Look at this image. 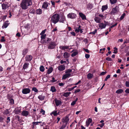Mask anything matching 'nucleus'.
I'll return each mask as SVG.
<instances>
[{
    "label": "nucleus",
    "instance_id": "nucleus-1",
    "mask_svg": "<svg viewBox=\"0 0 129 129\" xmlns=\"http://www.w3.org/2000/svg\"><path fill=\"white\" fill-rule=\"evenodd\" d=\"M32 4V0H22L20 4V6L22 9L26 10Z\"/></svg>",
    "mask_w": 129,
    "mask_h": 129
},
{
    "label": "nucleus",
    "instance_id": "nucleus-2",
    "mask_svg": "<svg viewBox=\"0 0 129 129\" xmlns=\"http://www.w3.org/2000/svg\"><path fill=\"white\" fill-rule=\"evenodd\" d=\"M59 19V14H56L53 15L51 17V22L56 24L58 21Z\"/></svg>",
    "mask_w": 129,
    "mask_h": 129
},
{
    "label": "nucleus",
    "instance_id": "nucleus-3",
    "mask_svg": "<svg viewBox=\"0 0 129 129\" xmlns=\"http://www.w3.org/2000/svg\"><path fill=\"white\" fill-rule=\"evenodd\" d=\"M56 45V42H51L49 44L48 48L49 49H53L55 48Z\"/></svg>",
    "mask_w": 129,
    "mask_h": 129
},
{
    "label": "nucleus",
    "instance_id": "nucleus-4",
    "mask_svg": "<svg viewBox=\"0 0 129 129\" xmlns=\"http://www.w3.org/2000/svg\"><path fill=\"white\" fill-rule=\"evenodd\" d=\"M119 11V7L117 6H116L115 8L112 9L111 13L112 14H114L118 13Z\"/></svg>",
    "mask_w": 129,
    "mask_h": 129
},
{
    "label": "nucleus",
    "instance_id": "nucleus-5",
    "mask_svg": "<svg viewBox=\"0 0 129 129\" xmlns=\"http://www.w3.org/2000/svg\"><path fill=\"white\" fill-rule=\"evenodd\" d=\"M67 17L69 18L74 19L76 18V14L72 13H71L67 15Z\"/></svg>",
    "mask_w": 129,
    "mask_h": 129
},
{
    "label": "nucleus",
    "instance_id": "nucleus-6",
    "mask_svg": "<svg viewBox=\"0 0 129 129\" xmlns=\"http://www.w3.org/2000/svg\"><path fill=\"white\" fill-rule=\"evenodd\" d=\"M69 120V117L68 116H66L63 118L62 119V122L63 123L67 125Z\"/></svg>",
    "mask_w": 129,
    "mask_h": 129
},
{
    "label": "nucleus",
    "instance_id": "nucleus-7",
    "mask_svg": "<svg viewBox=\"0 0 129 129\" xmlns=\"http://www.w3.org/2000/svg\"><path fill=\"white\" fill-rule=\"evenodd\" d=\"M54 101L55 105L56 106H60L61 105L62 103L61 101L57 100V99L56 98L55 99Z\"/></svg>",
    "mask_w": 129,
    "mask_h": 129
},
{
    "label": "nucleus",
    "instance_id": "nucleus-8",
    "mask_svg": "<svg viewBox=\"0 0 129 129\" xmlns=\"http://www.w3.org/2000/svg\"><path fill=\"white\" fill-rule=\"evenodd\" d=\"M66 67L64 65H61L58 67V70L59 71H61L65 69Z\"/></svg>",
    "mask_w": 129,
    "mask_h": 129
},
{
    "label": "nucleus",
    "instance_id": "nucleus-9",
    "mask_svg": "<svg viewBox=\"0 0 129 129\" xmlns=\"http://www.w3.org/2000/svg\"><path fill=\"white\" fill-rule=\"evenodd\" d=\"M30 91V89L28 88H25L22 89V92L24 94H27L29 93Z\"/></svg>",
    "mask_w": 129,
    "mask_h": 129
},
{
    "label": "nucleus",
    "instance_id": "nucleus-10",
    "mask_svg": "<svg viewBox=\"0 0 129 129\" xmlns=\"http://www.w3.org/2000/svg\"><path fill=\"white\" fill-rule=\"evenodd\" d=\"M29 114V111H26L24 110L21 113V115L24 116L25 117L27 116Z\"/></svg>",
    "mask_w": 129,
    "mask_h": 129
},
{
    "label": "nucleus",
    "instance_id": "nucleus-11",
    "mask_svg": "<svg viewBox=\"0 0 129 129\" xmlns=\"http://www.w3.org/2000/svg\"><path fill=\"white\" fill-rule=\"evenodd\" d=\"M59 21L60 22L64 23L66 21L65 17L64 16H61Z\"/></svg>",
    "mask_w": 129,
    "mask_h": 129
},
{
    "label": "nucleus",
    "instance_id": "nucleus-12",
    "mask_svg": "<svg viewBox=\"0 0 129 129\" xmlns=\"http://www.w3.org/2000/svg\"><path fill=\"white\" fill-rule=\"evenodd\" d=\"M48 6V3L47 2H44L42 6V8L45 9H47Z\"/></svg>",
    "mask_w": 129,
    "mask_h": 129
},
{
    "label": "nucleus",
    "instance_id": "nucleus-13",
    "mask_svg": "<svg viewBox=\"0 0 129 129\" xmlns=\"http://www.w3.org/2000/svg\"><path fill=\"white\" fill-rule=\"evenodd\" d=\"M99 26L101 29H104L106 27V25L105 24V23H100L99 24Z\"/></svg>",
    "mask_w": 129,
    "mask_h": 129
},
{
    "label": "nucleus",
    "instance_id": "nucleus-14",
    "mask_svg": "<svg viewBox=\"0 0 129 129\" xmlns=\"http://www.w3.org/2000/svg\"><path fill=\"white\" fill-rule=\"evenodd\" d=\"M32 56L31 55H27L25 57V60L26 61H30L32 59Z\"/></svg>",
    "mask_w": 129,
    "mask_h": 129
},
{
    "label": "nucleus",
    "instance_id": "nucleus-15",
    "mask_svg": "<svg viewBox=\"0 0 129 129\" xmlns=\"http://www.w3.org/2000/svg\"><path fill=\"white\" fill-rule=\"evenodd\" d=\"M79 15L82 20H86L85 15L81 12H79Z\"/></svg>",
    "mask_w": 129,
    "mask_h": 129
},
{
    "label": "nucleus",
    "instance_id": "nucleus-16",
    "mask_svg": "<svg viewBox=\"0 0 129 129\" xmlns=\"http://www.w3.org/2000/svg\"><path fill=\"white\" fill-rule=\"evenodd\" d=\"M8 21H6L3 24L2 28L3 29L7 28L9 24Z\"/></svg>",
    "mask_w": 129,
    "mask_h": 129
},
{
    "label": "nucleus",
    "instance_id": "nucleus-17",
    "mask_svg": "<svg viewBox=\"0 0 129 129\" xmlns=\"http://www.w3.org/2000/svg\"><path fill=\"white\" fill-rule=\"evenodd\" d=\"M101 19L98 17H95L94 18L95 21L97 23H100L101 21Z\"/></svg>",
    "mask_w": 129,
    "mask_h": 129
},
{
    "label": "nucleus",
    "instance_id": "nucleus-18",
    "mask_svg": "<svg viewBox=\"0 0 129 129\" xmlns=\"http://www.w3.org/2000/svg\"><path fill=\"white\" fill-rule=\"evenodd\" d=\"M92 120L90 118H89L86 121V124L87 126L89 125L92 122Z\"/></svg>",
    "mask_w": 129,
    "mask_h": 129
},
{
    "label": "nucleus",
    "instance_id": "nucleus-19",
    "mask_svg": "<svg viewBox=\"0 0 129 129\" xmlns=\"http://www.w3.org/2000/svg\"><path fill=\"white\" fill-rule=\"evenodd\" d=\"M69 46H60L59 47L60 49L62 50L67 49L69 48Z\"/></svg>",
    "mask_w": 129,
    "mask_h": 129
},
{
    "label": "nucleus",
    "instance_id": "nucleus-20",
    "mask_svg": "<svg viewBox=\"0 0 129 129\" xmlns=\"http://www.w3.org/2000/svg\"><path fill=\"white\" fill-rule=\"evenodd\" d=\"M59 113V112H57V111L54 110L50 114L51 115L53 114L54 116H56Z\"/></svg>",
    "mask_w": 129,
    "mask_h": 129
},
{
    "label": "nucleus",
    "instance_id": "nucleus-21",
    "mask_svg": "<svg viewBox=\"0 0 129 129\" xmlns=\"http://www.w3.org/2000/svg\"><path fill=\"white\" fill-rule=\"evenodd\" d=\"M71 76L70 74H66L64 75L62 77V79H65L68 77H70Z\"/></svg>",
    "mask_w": 129,
    "mask_h": 129
},
{
    "label": "nucleus",
    "instance_id": "nucleus-22",
    "mask_svg": "<svg viewBox=\"0 0 129 129\" xmlns=\"http://www.w3.org/2000/svg\"><path fill=\"white\" fill-rule=\"evenodd\" d=\"M45 98V96L44 95H43L42 94L41 95H39L38 96V98L40 100L42 101Z\"/></svg>",
    "mask_w": 129,
    "mask_h": 129
},
{
    "label": "nucleus",
    "instance_id": "nucleus-23",
    "mask_svg": "<svg viewBox=\"0 0 129 129\" xmlns=\"http://www.w3.org/2000/svg\"><path fill=\"white\" fill-rule=\"evenodd\" d=\"M2 9L3 10H5L7 8H8L7 4H3L2 5Z\"/></svg>",
    "mask_w": 129,
    "mask_h": 129
},
{
    "label": "nucleus",
    "instance_id": "nucleus-24",
    "mask_svg": "<svg viewBox=\"0 0 129 129\" xmlns=\"http://www.w3.org/2000/svg\"><path fill=\"white\" fill-rule=\"evenodd\" d=\"M93 76V74L90 73H89L87 75V78L88 79H91Z\"/></svg>",
    "mask_w": 129,
    "mask_h": 129
},
{
    "label": "nucleus",
    "instance_id": "nucleus-25",
    "mask_svg": "<svg viewBox=\"0 0 129 129\" xmlns=\"http://www.w3.org/2000/svg\"><path fill=\"white\" fill-rule=\"evenodd\" d=\"M29 64L28 63H25L23 65V69L25 70L28 67Z\"/></svg>",
    "mask_w": 129,
    "mask_h": 129
},
{
    "label": "nucleus",
    "instance_id": "nucleus-26",
    "mask_svg": "<svg viewBox=\"0 0 129 129\" xmlns=\"http://www.w3.org/2000/svg\"><path fill=\"white\" fill-rule=\"evenodd\" d=\"M80 27L81 26L80 25H79L77 27H75V32L76 33H78L80 31V29H81Z\"/></svg>",
    "mask_w": 129,
    "mask_h": 129
},
{
    "label": "nucleus",
    "instance_id": "nucleus-27",
    "mask_svg": "<svg viewBox=\"0 0 129 129\" xmlns=\"http://www.w3.org/2000/svg\"><path fill=\"white\" fill-rule=\"evenodd\" d=\"M42 13V10L40 9H37L36 10V13L37 14H41Z\"/></svg>",
    "mask_w": 129,
    "mask_h": 129
},
{
    "label": "nucleus",
    "instance_id": "nucleus-28",
    "mask_svg": "<svg viewBox=\"0 0 129 129\" xmlns=\"http://www.w3.org/2000/svg\"><path fill=\"white\" fill-rule=\"evenodd\" d=\"M63 56L64 58H67L69 56V54L67 52H65L63 54Z\"/></svg>",
    "mask_w": 129,
    "mask_h": 129
},
{
    "label": "nucleus",
    "instance_id": "nucleus-29",
    "mask_svg": "<svg viewBox=\"0 0 129 129\" xmlns=\"http://www.w3.org/2000/svg\"><path fill=\"white\" fill-rule=\"evenodd\" d=\"M108 8V7L106 5H104L102 6V12H103V11L105 10H106Z\"/></svg>",
    "mask_w": 129,
    "mask_h": 129
},
{
    "label": "nucleus",
    "instance_id": "nucleus-30",
    "mask_svg": "<svg viewBox=\"0 0 129 129\" xmlns=\"http://www.w3.org/2000/svg\"><path fill=\"white\" fill-rule=\"evenodd\" d=\"M15 113L16 114H18L20 113V109H18L16 108L15 110Z\"/></svg>",
    "mask_w": 129,
    "mask_h": 129
},
{
    "label": "nucleus",
    "instance_id": "nucleus-31",
    "mask_svg": "<svg viewBox=\"0 0 129 129\" xmlns=\"http://www.w3.org/2000/svg\"><path fill=\"white\" fill-rule=\"evenodd\" d=\"M123 91L122 89H119L117 90L116 92V93L117 94H120L122 93Z\"/></svg>",
    "mask_w": 129,
    "mask_h": 129
},
{
    "label": "nucleus",
    "instance_id": "nucleus-32",
    "mask_svg": "<svg viewBox=\"0 0 129 129\" xmlns=\"http://www.w3.org/2000/svg\"><path fill=\"white\" fill-rule=\"evenodd\" d=\"M9 111L8 109H6L3 112V113L5 115L8 114H9Z\"/></svg>",
    "mask_w": 129,
    "mask_h": 129
},
{
    "label": "nucleus",
    "instance_id": "nucleus-33",
    "mask_svg": "<svg viewBox=\"0 0 129 129\" xmlns=\"http://www.w3.org/2000/svg\"><path fill=\"white\" fill-rule=\"evenodd\" d=\"M93 7V5L92 4L89 3L87 6V8L89 9H91Z\"/></svg>",
    "mask_w": 129,
    "mask_h": 129
},
{
    "label": "nucleus",
    "instance_id": "nucleus-34",
    "mask_svg": "<svg viewBox=\"0 0 129 129\" xmlns=\"http://www.w3.org/2000/svg\"><path fill=\"white\" fill-rule=\"evenodd\" d=\"M53 70V69L52 67L50 68L48 70L47 73L48 74H50L52 72Z\"/></svg>",
    "mask_w": 129,
    "mask_h": 129
},
{
    "label": "nucleus",
    "instance_id": "nucleus-35",
    "mask_svg": "<svg viewBox=\"0 0 129 129\" xmlns=\"http://www.w3.org/2000/svg\"><path fill=\"white\" fill-rule=\"evenodd\" d=\"M71 93L70 92H65L63 94V95L65 97H67L69 96Z\"/></svg>",
    "mask_w": 129,
    "mask_h": 129
},
{
    "label": "nucleus",
    "instance_id": "nucleus-36",
    "mask_svg": "<svg viewBox=\"0 0 129 129\" xmlns=\"http://www.w3.org/2000/svg\"><path fill=\"white\" fill-rule=\"evenodd\" d=\"M50 90L52 92H54L56 91V89L54 86H52L51 87Z\"/></svg>",
    "mask_w": 129,
    "mask_h": 129
},
{
    "label": "nucleus",
    "instance_id": "nucleus-37",
    "mask_svg": "<svg viewBox=\"0 0 129 129\" xmlns=\"http://www.w3.org/2000/svg\"><path fill=\"white\" fill-rule=\"evenodd\" d=\"M78 100V98H76V99L75 100L73 101V102L71 103V106L74 105L76 104V102Z\"/></svg>",
    "mask_w": 129,
    "mask_h": 129
},
{
    "label": "nucleus",
    "instance_id": "nucleus-38",
    "mask_svg": "<svg viewBox=\"0 0 129 129\" xmlns=\"http://www.w3.org/2000/svg\"><path fill=\"white\" fill-rule=\"evenodd\" d=\"M98 16L100 17H101L102 19H103L104 18H106V16H104L103 14H99L98 15Z\"/></svg>",
    "mask_w": 129,
    "mask_h": 129
},
{
    "label": "nucleus",
    "instance_id": "nucleus-39",
    "mask_svg": "<svg viewBox=\"0 0 129 129\" xmlns=\"http://www.w3.org/2000/svg\"><path fill=\"white\" fill-rule=\"evenodd\" d=\"M40 70L41 71L43 72L45 70V68L43 66H41L40 67Z\"/></svg>",
    "mask_w": 129,
    "mask_h": 129
},
{
    "label": "nucleus",
    "instance_id": "nucleus-40",
    "mask_svg": "<svg viewBox=\"0 0 129 129\" xmlns=\"http://www.w3.org/2000/svg\"><path fill=\"white\" fill-rule=\"evenodd\" d=\"M27 52V50L25 49L23 50V51L22 54L24 55H25Z\"/></svg>",
    "mask_w": 129,
    "mask_h": 129
},
{
    "label": "nucleus",
    "instance_id": "nucleus-41",
    "mask_svg": "<svg viewBox=\"0 0 129 129\" xmlns=\"http://www.w3.org/2000/svg\"><path fill=\"white\" fill-rule=\"evenodd\" d=\"M78 53L77 51H76L74 52L72 54L71 56L72 57H74Z\"/></svg>",
    "mask_w": 129,
    "mask_h": 129
},
{
    "label": "nucleus",
    "instance_id": "nucleus-42",
    "mask_svg": "<svg viewBox=\"0 0 129 129\" xmlns=\"http://www.w3.org/2000/svg\"><path fill=\"white\" fill-rule=\"evenodd\" d=\"M117 0H110L111 3L112 4H114L117 2Z\"/></svg>",
    "mask_w": 129,
    "mask_h": 129
},
{
    "label": "nucleus",
    "instance_id": "nucleus-43",
    "mask_svg": "<svg viewBox=\"0 0 129 129\" xmlns=\"http://www.w3.org/2000/svg\"><path fill=\"white\" fill-rule=\"evenodd\" d=\"M41 122H34L32 123V124H33L34 126L38 124L39 123H41Z\"/></svg>",
    "mask_w": 129,
    "mask_h": 129
},
{
    "label": "nucleus",
    "instance_id": "nucleus-44",
    "mask_svg": "<svg viewBox=\"0 0 129 129\" xmlns=\"http://www.w3.org/2000/svg\"><path fill=\"white\" fill-rule=\"evenodd\" d=\"M72 71V70L71 69H68L65 71V73L66 74H69V73H71Z\"/></svg>",
    "mask_w": 129,
    "mask_h": 129
},
{
    "label": "nucleus",
    "instance_id": "nucleus-45",
    "mask_svg": "<svg viewBox=\"0 0 129 129\" xmlns=\"http://www.w3.org/2000/svg\"><path fill=\"white\" fill-rule=\"evenodd\" d=\"M67 125L62 123V126H61L60 128L59 129H63L65 127H66V126Z\"/></svg>",
    "mask_w": 129,
    "mask_h": 129
},
{
    "label": "nucleus",
    "instance_id": "nucleus-46",
    "mask_svg": "<svg viewBox=\"0 0 129 129\" xmlns=\"http://www.w3.org/2000/svg\"><path fill=\"white\" fill-rule=\"evenodd\" d=\"M29 13H30L34 14L35 13V10L33 9H31L29 11Z\"/></svg>",
    "mask_w": 129,
    "mask_h": 129
},
{
    "label": "nucleus",
    "instance_id": "nucleus-47",
    "mask_svg": "<svg viewBox=\"0 0 129 129\" xmlns=\"http://www.w3.org/2000/svg\"><path fill=\"white\" fill-rule=\"evenodd\" d=\"M9 103L11 104H13L14 103V101L13 99H11L10 100Z\"/></svg>",
    "mask_w": 129,
    "mask_h": 129
},
{
    "label": "nucleus",
    "instance_id": "nucleus-48",
    "mask_svg": "<svg viewBox=\"0 0 129 129\" xmlns=\"http://www.w3.org/2000/svg\"><path fill=\"white\" fill-rule=\"evenodd\" d=\"M32 90L34 91L35 92H37L38 91V90L36 87H33L32 89Z\"/></svg>",
    "mask_w": 129,
    "mask_h": 129
},
{
    "label": "nucleus",
    "instance_id": "nucleus-49",
    "mask_svg": "<svg viewBox=\"0 0 129 129\" xmlns=\"http://www.w3.org/2000/svg\"><path fill=\"white\" fill-rule=\"evenodd\" d=\"M125 13H123L122 15L121 16L120 18V19L121 20H122V19L125 16Z\"/></svg>",
    "mask_w": 129,
    "mask_h": 129
},
{
    "label": "nucleus",
    "instance_id": "nucleus-50",
    "mask_svg": "<svg viewBox=\"0 0 129 129\" xmlns=\"http://www.w3.org/2000/svg\"><path fill=\"white\" fill-rule=\"evenodd\" d=\"M77 87L76 86H75L74 87H72L70 88H69L68 89V90L69 91H71L74 88L76 87Z\"/></svg>",
    "mask_w": 129,
    "mask_h": 129
},
{
    "label": "nucleus",
    "instance_id": "nucleus-51",
    "mask_svg": "<svg viewBox=\"0 0 129 129\" xmlns=\"http://www.w3.org/2000/svg\"><path fill=\"white\" fill-rule=\"evenodd\" d=\"M97 32V30L96 29H95L94 31H93L90 32L89 33L90 34H92V35H94Z\"/></svg>",
    "mask_w": 129,
    "mask_h": 129
},
{
    "label": "nucleus",
    "instance_id": "nucleus-52",
    "mask_svg": "<svg viewBox=\"0 0 129 129\" xmlns=\"http://www.w3.org/2000/svg\"><path fill=\"white\" fill-rule=\"evenodd\" d=\"M41 42L42 44L46 43V41L45 39H41Z\"/></svg>",
    "mask_w": 129,
    "mask_h": 129
},
{
    "label": "nucleus",
    "instance_id": "nucleus-53",
    "mask_svg": "<svg viewBox=\"0 0 129 129\" xmlns=\"http://www.w3.org/2000/svg\"><path fill=\"white\" fill-rule=\"evenodd\" d=\"M41 39H45V37L46 36V35L45 34L43 35H41Z\"/></svg>",
    "mask_w": 129,
    "mask_h": 129
},
{
    "label": "nucleus",
    "instance_id": "nucleus-54",
    "mask_svg": "<svg viewBox=\"0 0 129 129\" xmlns=\"http://www.w3.org/2000/svg\"><path fill=\"white\" fill-rule=\"evenodd\" d=\"M110 75H108L106 77L105 79V81H107V79L109 78L110 77Z\"/></svg>",
    "mask_w": 129,
    "mask_h": 129
},
{
    "label": "nucleus",
    "instance_id": "nucleus-55",
    "mask_svg": "<svg viewBox=\"0 0 129 129\" xmlns=\"http://www.w3.org/2000/svg\"><path fill=\"white\" fill-rule=\"evenodd\" d=\"M5 37L4 36H3L2 37L1 39V42H4L5 41Z\"/></svg>",
    "mask_w": 129,
    "mask_h": 129
},
{
    "label": "nucleus",
    "instance_id": "nucleus-56",
    "mask_svg": "<svg viewBox=\"0 0 129 129\" xmlns=\"http://www.w3.org/2000/svg\"><path fill=\"white\" fill-rule=\"evenodd\" d=\"M104 22L105 24L106 25V26L107 25H109L110 24V22H106L105 21Z\"/></svg>",
    "mask_w": 129,
    "mask_h": 129
},
{
    "label": "nucleus",
    "instance_id": "nucleus-57",
    "mask_svg": "<svg viewBox=\"0 0 129 129\" xmlns=\"http://www.w3.org/2000/svg\"><path fill=\"white\" fill-rule=\"evenodd\" d=\"M125 84L126 86V87H129V81H126L125 83Z\"/></svg>",
    "mask_w": 129,
    "mask_h": 129
},
{
    "label": "nucleus",
    "instance_id": "nucleus-58",
    "mask_svg": "<svg viewBox=\"0 0 129 129\" xmlns=\"http://www.w3.org/2000/svg\"><path fill=\"white\" fill-rule=\"evenodd\" d=\"M40 112L42 113L43 115H44L45 112L44 110H43L42 109H41V111H40Z\"/></svg>",
    "mask_w": 129,
    "mask_h": 129
},
{
    "label": "nucleus",
    "instance_id": "nucleus-59",
    "mask_svg": "<svg viewBox=\"0 0 129 129\" xmlns=\"http://www.w3.org/2000/svg\"><path fill=\"white\" fill-rule=\"evenodd\" d=\"M90 55L89 54H85V57L86 58H88L89 57Z\"/></svg>",
    "mask_w": 129,
    "mask_h": 129
},
{
    "label": "nucleus",
    "instance_id": "nucleus-60",
    "mask_svg": "<svg viewBox=\"0 0 129 129\" xmlns=\"http://www.w3.org/2000/svg\"><path fill=\"white\" fill-rule=\"evenodd\" d=\"M46 30V29H44L42 31L41 33H40V35H44V34L45 33V31Z\"/></svg>",
    "mask_w": 129,
    "mask_h": 129
},
{
    "label": "nucleus",
    "instance_id": "nucleus-61",
    "mask_svg": "<svg viewBox=\"0 0 129 129\" xmlns=\"http://www.w3.org/2000/svg\"><path fill=\"white\" fill-rule=\"evenodd\" d=\"M106 60L109 61H111L112 60V59L109 57H107L106 58Z\"/></svg>",
    "mask_w": 129,
    "mask_h": 129
},
{
    "label": "nucleus",
    "instance_id": "nucleus-62",
    "mask_svg": "<svg viewBox=\"0 0 129 129\" xmlns=\"http://www.w3.org/2000/svg\"><path fill=\"white\" fill-rule=\"evenodd\" d=\"M10 117H8L7 118V123H8L10 121Z\"/></svg>",
    "mask_w": 129,
    "mask_h": 129
},
{
    "label": "nucleus",
    "instance_id": "nucleus-63",
    "mask_svg": "<svg viewBox=\"0 0 129 129\" xmlns=\"http://www.w3.org/2000/svg\"><path fill=\"white\" fill-rule=\"evenodd\" d=\"M52 80H51V81L53 82H55L56 81V80H55V78L54 77H52Z\"/></svg>",
    "mask_w": 129,
    "mask_h": 129
},
{
    "label": "nucleus",
    "instance_id": "nucleus-64",
    "mask_svg": "<svg viewBox=\"0 0 129 129\" xmlns=\"http://www.w3.org/2000/svg\"><path fill=\"white\" fill-rule=\"evenodd\" d=\"M125 92L127 93H129V89H127L125 91Z\"/></svg>",
    "mask_w": 129,
    "mask_h": 129
}]
</instances>
